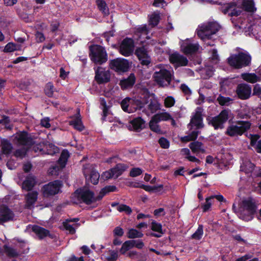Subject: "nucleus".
I'll return each instance as SVG.
<instances>
[{
  "label": "nucleus",
  "mask_w": 261,
  "mask_h": 261,
  "mask_svg": "<svg viewBox=\"0 0 261 261\" xmlns=\"http://www.w3.org/2000/svg\"><path fill=\"white\" fill-rule=\"evenodd\" d=\"M4 248L5 252L9 257H15L18 256V253L15 249L7 245H4Z\"/></svg>",
  "instance_id": "47"
},
{
  "label": "nucleus",
  "mask_w": 261,
  "mask_h": 261,
  "mask_svg": "<svg viewBox=\"0 0 261 261\" xmlns=\"http://www.w3.org/2000/svg\"><path fill=\"white\" fill-rule=\"evenodd\" d=\"M89 172L90 173L89 178L91 182L93 185H97L99 181V174L93 167L89 169L88 168H85L83 171V173L86 178H87Z\"/></svg>",
  "instance_id": "19"
},
{
  "label": "nucleus",
  "mask_w": 261,
  "mask_h": 261,
  "mask_svg": "<svg viewBox=\"0 0 261 261\" xmlns=\"http://www.w3.org/2000/svg\"><path fill=\"white\" fill-rule=\"evenodd\" d=\"M251 61V56L243 52L232 54L227 58L228 64L235 69H240L249 66Z\"/></svg>",
  "instance_id": "6"
},
{
  "label": "nucleus",
  "mask_w": 261,
  "mask_h": 261,
  "mask_svg": "<svg viewBox=\"0 0 261 261\" xmlns=\"http://www.w3.org/2000/svg\"><path fill=\"white\" fill-rule=\"evenodd\" d=\"M63 226L65 229L68 230L71 234H73L75 233V229L68 222H64Z\"/></svg>",
  "instance_id": "57"
},
{
  "label": "nucleus",
  "mask_w": 261,
  "mask_h": 261,
  "mask_svg": "<svg viewBox=\"0 0 261 261\" xmlns=\"http://www.w3.org/2000/svg\"><path fill=\"white\" fill-rule=\"evenodd\" d=\"M17 140L19 143L23 145L32 146L35 144L33 138L29 136L28 132L25 131L20 132L18 136Z\"/></svg>",
  "instance_id": "23"
},
{
  "label": "nucleus",
  "mask_w": 261,
  "mask_h": 261,
  "mask_svg": "<svg viewBox=\"0 0 261 261\" xmlns=\"http://www.w3.org/2000/svg\"><path fill=\"white\" fill-rule=\"evenodd\" d=\"M130 123L134 130L137 132H140L145 127V121L140 117L134 118Z\"/></svg>",
  "instance_id": "28"
},
{
  "label": "nucleus",
  "mask_w": 261,
  "mask_h": 261,
  "mask_svg": "<svg viewBox=\"0 0 261 261\" xmlns=\"http://www.w3.org/2000/svg\"><path fill=\"white\" fill-rule=\"evenodd\" d=\"M143 233L136 229L131 228L127 233V237L129 239L141 238L143 237Z\"/></svg>",
  "instance_id": "42"
},
{
  "label": "nucleus",
  "mask_w": 261,
  "mask_h": 261,
  "mask_svg": "<svg viewBox=\"0 0 261 261\" xmlns=\"http://www.w3.org/2000/svg\"><path fill=\"white\" fill-rule=\"evenodd\" d=\"M250 145L254 148L256 147V144L260 138V136L258 134H250Z\"/></svg>",
  "instance_id": "53"
},
{
  "label": "nucleus",
  "mask_w": 261,
  "mask_h": 261,
  "mask_svg": "<svg viewBox=\"0 0 261 261\" xmlns=\"http://www.w3.org/2000/svg\"><path fill=\"white\" fill-rule=\"evenodd\" d=\"M158 123L153 120V117H152L149 123L150 129L158 134H162V130L160 126L157 124Z\"/></svg>",
  "instance_id": "45"
},
{
  "label": "nucleus",
  "mask_w": 261,
  "mask_h": 261,
  "mask_svg": "<svg viewBox=\"0 0 261 261\" xmlns=\"http://www.w3.org/2000/svg\"><path fill=\"white\" fill-rule=\"evenodd\" d=\"M156 71L153 74L154 82L161 87L168 86L171 84L172 74L171 72L162 67L160 64L155 67Z\"/></svg>",
  "instance_id": "4"
},
{
  "label": "nucleus",
  "mask_w": 261,
  "mask_h": 261,
  "mask_svg": "<svg viewBox=\"0 0 261 261\" xmlns=\"http://www.w3.org/2000/svg\"><path fill=\"white\" fill-rule=\"evenodd\" d=\"M69 124L72 125L75 129L79 131H82L84 129V126L83 124L80 114V110H79L78 113L76 114L73 119L70 121Z\"/></svg>",
  "instance_id": "29"
},
{
  "label": "nucleus",
  "mask_w": 261,
  "mask_h": 261,
  "mask_svg": "<svg viewBox=\"0 0 261 261\" xmlns=\"http://www.w3.org/2000/svg\"><path fill=\"white\" fill-rule=\"evenodd\" d=\"M75 197L77 199L76 202H83L87 205H90L96 201H100L97 200V196H94V193L88 189H77L72 195V198Z\"/></svg>",
  "instance_id": "7"
},
{
  "label": "nucleus",
  "mask_w": 261,
  "mask_h": 261,
  "mask_svg": "<svg viewBox=\"0 0 261 261\" xmlns=\"http://www.w3.org/2000/svg\"><path fill=\"white\" fill-rule=\"evenodd\" d=\"M2 151L4 154H9L13 148L12 144L7 139H3L1 142Z\"/></svg>",
  "instance_id": "38"
},
{
  "label": "nucleus",
  "mask_w": 261,
  "mask_h": 261,
  "mask_svg": "<svg viewBox=\"0 0 261 261\" xmlns=\"http://www.w3.org/2000/svg\"><path fill=\"white\" fill-rule=\"evenodd\" d=\"M148 102V96L144 97L141 96L134 99L126 97L121 101L120 105L124 112L131 113L135 112L137 110L142 109Z\"/></svg>",
  "instance_id": "2"
},
{
  "label": "nucleus",
  "mask_w": 261,
  "mask_h": 261,
  "mask_svg": "<svg viewBox=\"0 0 261 261\" xmlns=\"http://www.w3.org/2000/svg\"><path fill=\"white\" fill-rule=\"evenodd\" d=\"M203 143L198 141H194L190 143L189 147L194 153L200 152L205 153V150L203 148Z\"/></svg>",
  "instance_id": "34"
},
{
  "label": "nucleus",
  "mask_w": 261,
  "mask_h": 261,
  "mask_svg": "<svg viewBox=\"0 0 261 261\" xmlns=\"http://www.w3.org/2000/svg\"><path fill=\"white\" fill-rule=\"evenodd\" d=\"M14 217L13 212L8 206L3 205L0 207V224L13 220Z\"/></svg>",
  "instance_id": "18"
},
{
  "label": "nucleus",
  "mask_w": 261,
  "mask_h": 261,
  "mask_svg": "<svg viewBox=\"0 0 261 261\" xmlns=\"http://www.w3.org/2000/svg\"><path fill=\"white\" fill-rule=\"evenodd\" d=\"M151 229L155 232H151L149 234L151 237L155 238H160L164 234L163 231V227L161 223L156 222L155 221L153 220L151 223Z\"/></svg>",
  "instance_id": "24"
},
{
  "label": "nucleus",
  "mask_w": 261,
  "mask_h": 261,
  "mask_svg": "<svg viewBox=\"0 0 261 261\" xmlns=\"http://www.w3.org/2000/svg\"><path fill=\"white\" fill-rule=\"evenodd\" d=\"M160 20V16L159 14L154 13L152 14L149 20V25H151L152 27L156 26Z\"/></svg>",
  "instance_id": "48"
},
{
  "label": "nucleus",
  "mask_w": 261,
  "mask_h": 261,
  "mask_svg": "<svg viewBox=\"0 0 261 261\" xmlns=\"http://www.w3.org/2000/svg\"><path fill=\"white\" fill-rule=\"evenodd\" d=\"M111 206L113 207H116V209L119 212H124L127 215H130L132 213L131 207L124 204H119L118 202H114L111 203Z\"/></svg>",
  "instance_id": "33"
},
{
  "label": "nucleus",
  "mask_w": 261,
  "mask_h": 261,
  "mask_svg": "<svg viewBox=\"0 0 261 261\" xmlns=\"http://www.w3.org/2000/svg\"><path fill=\"white\" fill-rule=\"evenodd\" d=\"M69 157V152L67 149H64L60 155L59 159L58 160V164L60 166L61 169L64 168Z\"/></svg>",
  "instance_id": "36"
},
{
  "label": "nucleus",
  "mask_w": 261,
  "mask_h": 261,
  "mask_svg": "<svg viewBox=\"0 0 261 261\" xmlns=\"http://www.w3.org/2000/svg\"><path fill=\"white\" fill-rule=\"evenodd\" d=\"M17 45L12 42H9L5 46L4 51L5 53H10L18 50Z\"/></svg>",
  "instance_id": "52"
},
{
  "label": "nucleus",
  "mask_w": 261,
  "mask_h": 261,
  "mask_svg": "<svg viewBox=\"0 0 261 261\" xmlns=\"http://www.w3.org/2000/svg\"><path fill=\"white\" fill-rule=\"evenodd\" d=\"M142 173V170L140 168H133L131 169L129 172V176L130 177H136L139 176Z\"/></svg>",
  "instance_id": "56"
},
{
  "label": "nucleus",
  "mask_w": 261,
  "mask_h": 261,
  "mask_svg": "<svg viewBox=\"0 0 261 261\" xmlns=\"http://www.w3.org/2000/svg\"><path fill=\"white\" fill-rule=\"evenodd\" d=\"M38 192L37 191L29 192L25 195V206L28 209H31L38 199Z\"/></svg>",
  "instance_id": "21"
},
{
  "label": "nucleus",
  "mask_w": 261,
  "mask_h": 261,
  "mask_svg": "<svg viewBox=\"0 0 261 261\" xmlns=\"http://www.w3.org/2000/svg\"><path fill=\"white\" fill-rule=\"evenodd\" d=\"M96 4L98 10L104 16H108L110 14L109 8L105 1L96 0Z\"/></svg>",
  "instance_id": "31"
},
{
  "label": "nucleus",
  "mask_w": 261,
  "mask_h": 261,
  "mask_svg": "<svg viewBox=\"0 0 261 261\" xmlns=\"http://www.w3.org/2000/svg\"><path fill=\"white\" fill-rule=\"evenodd\" d=\"M36 184L35 177L32 175H28L22 184V189L30 192Z\"/></svg>",
  "instance_id": "27"
},
{
  "label": "nucleus",
  "mask_w": 261,
  "mask_h": 261,
  "mask_svg": "<svg viewBox=\"0 0 261 261\" xmlns=\"http://www.w3.org/2000/svg\"><path fill=\"white\" fill-rule=\"evenodd\" d=\"M180 89L185 94H190L191 93L190 89L185 84H182L180 85Z\"/></svg>",
  "instance_id": "62"
},
{
  "label": "nucleus",
  "mask_w": 261,
  "mask_h": 261,
  "mask_svg": "<svg viewBox=\"0 0 261 261\" xmlns=\"http://www.w3.org/2000/svg\"><path fill=\"white\" fill-rule=\"evenodd\" d=\"M219 104L222 106H228L232 102L233 99L229 97H225L220 94L217 98Z\"/></svg>",
  "instance_id": "44"
},
{
  "label": "nucleus",
  "mask_w": 261,
  "mask_h": 261,
  "mask_svg": "<svg viewBox=\"0 0 261 261\" xmlns=\"http://www.w3.org/2000/svg\"><path fill=\"white\" fill-rule=\"evenodd\" d=\"M32 231L34 232L39 238V239H43L46 237H49L53 238L52 235L50 233V231L42 227L34 225L32 228Z\"/></svg>",
  "instance_id": "22"
},
{
  "label": "nucleus",
  "mask_w": 261,
  "mask_h": 261,
  "mask_svg": "<svg viewBox=\"0 0 261 261\" xmlns=\"http://www.w3.org/2000/svg\"><path fill=\"white\" fill-rule=\"evenodd\" d=\"M54 86L51 82L47 83L44 88V93L48 97H52L54 92Z\"/></svg>",
  "instance_id": "46"
},
{
  "label": "nucleus",
  "mask_w": 261,
  "mask_h": 261,
  "mask_svg": "<svg viewBox=\"0 0 261 261\" xmlns=\"http://www.w3.org/2000/svg\"><path fill=\"white\" fill-rule=\"evenodd\" d=\"M261 94V86L256 84L254 86L252 95L259 96Z\"/></svg>",
  "instance_id": "58"
},
{
  "label": "nucleus",
  "mask_w": 261,
  "mask_h": 261,
  "mask_svg": "<svg viewBox=\"0 0 261 261\" xmlns=\"http://www.w3.org/2000/svg\"><path fill=\"white\" fill-rule=\"evenodd\" d=\"M241 77L245 81L254 84L259 80V77L254 73H243Z\"/></svg>",
  "instance_id": "37"
},
{
  "label": "nucleus",
  "mask_w": 261,
  "mask_h": 261,
  "mask_svg": "<svg viewBox=\"0 0 261 261\" xmlns=\"http://www.w3.org/2000/svg\"><path fill=\"white\" fill-rule=\"evenodd\" d=\"M158 142L162 148L167 149L169 147V142L166 138L164 137H161L160 138Z\"/></svg>",
  "instance_id": "54"
},
{
  "label": "nucleus",
  "mask_w": 261,
  "mask_h": 261,
  "mask_svg": "<svg viewBox=\"0 0 261 261\" xmlns=\"http://www.w3.org/2000/svg\"><path fill=\"white\" fill-rule=\"evenodd\" d=\"M169 60L174 67L185 66L188 65V60L187 57L177 52H174L169 55Z\"/></svg>",
  "instance_id": "15"
},
{
  "label": "nucleus",
  "mask_w": 261,
  "mask_h": 261,
  "mask_svg": "<svg viewBox=\"0 0 261 261\" xmlns=\"http://www.w3.org/2000/svg\"><path fill=\"white\" fill-rule=\"evenodd\" d=\"M117 190V187L115 186H106L101 189L99 195L97 196V200H101L102 198L110 192H115Z\"/></svg>",
  "instance_id": "35"
},
{
  "label": "nucleus",
  "mask_w": 261,
  "mask_h": 261,
  "mask_svg": "<svg viewBox=\"0 0 261 261\" xmlns=\"http://www.w3.org/2000/svg\"><path fill=\"white\" fill-rule=\"evenodd\" d=\"M153 117V120L156 122H159L161 121H167L172 118L170 114L167 112H163L156 114Z\"/></svg>",
  "instance_id": "39"
},
{
  "label": "nucleus",
  "mask_w": 261,
  "mask_h": 261,
  "mask_svg": "<svg viewBox=\"0 0 261 261\" xmlns=\"http://www.w3.org/2000/svg\"><path fill=\"white\" fill-rule=\"evenodd\" d=\"M175 102V99L172 96H168L165 99V106L166 108H171L174 105Z\"/></svg>",
  "instance_id": "55"
},
{
  "label": "nucleus",
  "mask_w": 261,
  "mask_h": 261,
  "mask_svg": "<svg viewBox=\"0 0 261 261\" xmlns=\"http://www.w3.org/2000/svg\"><path fill=\"white\" fill-rule=\"evenodd\" d=\"M153 214L155 217H158L161 216H164L166 214V213L164 208L161 207L155 209L153 212Z\"/></svg>",
  "instance_id": "60"
},
{
  "label": "nucleus",
  "mask_w": 261,
  "mask_h": 261,
  "mask_svg": "<svg viewBox=\"0 0 261 261\" xmlns=\"http://www.w3.org/2000/svg\"><path fill=\"white\" fill-rule=\"evenodd\" d=\"M111 75L109 71L98 67L95 70V80L99 85L106 84L110 82Z\"/></svg>",
  "instance_id": "16"
},
{
  "label": "nucleus",
  "mask_w": 261,
  "mask_h": 261,
  "mask_svg": "<svg viewBox=\"0 0 261 261\" xmlns=\"http://www.w3.org/2000/svg\"><path fill=\"white\" fill-rule=\"evenodd\" d=\"M182 52L186 55H192L196 53L199 49L198 44L185 43L181 46Z\"/></svg>",
  "instance_id": "26"
},
{
  "label": "nucleus",
  "mask_w": 261,
  "mask_h": 261,
  "mask_svg": "<svg viewBox=\"0 0 261 261\" xmlns=\"http://www.w3.org/2000/svg\"><path fill=\"white\" fill-rule=\"evenodd\" d=\"M109 68L117 73L127 72L129 68V63L128 60L117 58L109 61Z\"/></svg>",
  "instance_id": "11"
},
{
  "label": "nucleus",
  "mask_w": 261,
  "mask_h": 261,
  "mask_svg": "<svg viewBox=\"0 0 261 261\" xmlns=\"http://www.w3.org/2000/svg\"><path fill=\"white\" fill-rule=\"evenodd\" d=\"M41 124L42 126L45 128H49L50 127V124L49 123V119L48 118H45L41 120Z\"/></svg>",
  "instance_id": "63"
},
{
  "label": "nucleus",
  "mask_w": 261,
  "mask_h": 261,
  "mask_svg": "<svg viewBox=\"0 0 261 261\" xmlns=\"http://www.w3.org/2000/svg\"><path fill=\"white\" fill-rule=\"evenodd\" d=\"M231 111L228 109H224L217 116L207 119L208 124L214 127L215 129H223L224 127V123L228 120Z\"/></svg>",
  "instance_id": "8"
},
{
  "label": "nucleus",
  "mask_w": 261,
  "mask_h": 261,
  "mask_svg": "<svg viewBox=\"0 0 261 261\" xmlns=\"http://www.w3.org/2000/svg\"><path fill=\"white\" fill-rule=\"evenodd\" d=\"M47 142H40L39 143L33 144V150L35 152L39 151V152H43V149L45 146H46Z\"/></svg>",
  "instance_id": "51"
},
{
  "label": "nucleus",
  "mask_w": 261,
  "mask_h": 261,
  "mask_svg": "<svg viewBox=\"0 0 261 261\" xmlns=\"http://www.w3.org/2000/svg\"><path fill=\"white\" fill-rule=\"evenodd\" d=\"M135 242L134 240H128L124 242L120 249V253L123 255L125 254L127 251L134 247Z\"/></svg>",
  "instance_id": "40"
},
{
  "label": "nucleus",
  "mask_w": 261,
  "mask_h": 261,
  "mask_svg": "<svg viewBox=\"0 0 261 261\" xmlns=\"http://www.w3.org/2000/svg\"><path fill=\"white\" fill-rule=\"evenodd\" d=\"M101 177L105 180L113 178V175L111 172V169L103 172L101 175Z\"/></svg>",
  "instance_id": "61"
},
{
  "label": "nucleus",
  "mask_w": 261,
  "mask_h": 261,
  "mask_svg": "<svg viewBox=\"0 0 261 261\" xmlns=\"http://www.w3.org/2000/svg\"><path fill=\"white\" fill-rule=\"evenodd\" d=\"M113 233L115 236L122 237L124 234V231L122 228L117 226L114 229Z\"/></svg>",
  "instance_id": "59"
},
{
  "label": "nucleus",
  "mask_w": 261,
  "mask_h": 261,
  "mask_svg": "<svg viewBox=\"0 0 261 261\" xmlns=\"http://www.w3.org/2000/svg\"><path fill=\"white\" fill-rule=\"evenodd\" d=\"M232 120L228 121L230 125L227 127L225 135L231 137L241 136L250 129L251 123L248 121L238 120L231 124Z\"/></svg>",
  "instance_id": "3"
},
{
  "label": "nucleus",
  "mask_w": 261,
  "mask_h": 261,
  "mask_svg": "<svg viewBox=\"0 0 261 261\" xmlns=\"http://www.w3.org/2000/svg\"><path fill=\"white\" fill-rule=\"evenodd\" d=\"M145 96H148V102L147 103L149 102L148 109L151 113H154L160 109V104L156 100L150 99V96L148 94L144 95L142 97Z\"/></svg>",
  "instance_id": "32"
},
{
  "label": "nucleus",
  "mask_w": 261,
  "mask_h": 261,
  "mask_svg": "<svg viewBox=\"0 0 261 261\" xmlns=\"http://www.w3.org/2000/svg\"><path fill=\"white\" fill-rule=\"evenodd\" d=\"M242 10L251 13H254L256 11L253 0H243L241 7L238 6L236 2H230L226 4L222 8V12L224 14L230 16H238L242 12Z\"/></svg>",
  "instance_id": "1"
},
{
  "label": "nucleus",
  "mask_w": 261,
  "mask_h": 261,
  "mask_svg": "<svg viewBox=\"0 0 261 261\" xmlns=\"http://www.w3.org/2000/svg\"><path fill=\"white\" fill-rule=\"evenodd\" d=\"M46 148V153L51 155H54L59 151V148L52 143H49Z\"/></svg>",
  "instance_id": "50"
},
{
  "label": "nucleus",
  "mask_w": 261,
  "mask_h": 261,
  "mask_svg": "<svg viewBox=\"0 0 261 261\" xmlns=\"http://www.w3.org/2000/svg\"><path fill=\"white\" fill-rule=\"evenodd\" d=\"M135 242L134 244V247H136L138 249H141L144 246V244L142 240H134Z\"/></svg>",
  "instance_id": "64"
},
{
  "label": "nucleus",
  "mask_w": 261,
  "mask_h": 261,
  "mask_svg": "<svg viewBox=\"0 0 261 261\" xmlns=\"http://www.w3.org/2000/svg\"><path fill=\"white\" fill-rule=\"evenodd\" d=\"M203 234V226L202 224L198 225L197 229L192 234L191 239L196 240H200Z\"/></svg>",
  "instance_id": "43"
},
{
  "label": "nucleus",
  "mask_w": 261,
  "mask_h": 261,
  "mask_svg": "<svg viewBox=\"0 0 261 261\" xmlns=\"http://www.w3.org/2000/svg\"><path fill=\"white\" fill-rule=\"evenodd\" d=\"M213 197H208L205 199V202L202 204L201 208H202L203 212L208 211L211 207L212 203Z\"/></svg>",
  "instance_id": "49"
},
{
  "label": "nucleus",
  "mask_w": 261,
  "mask_h": 261,
  "mask_svg": "<svg viewBox=\"0 0 261 261\" xmlns=\"http://www.w3.org/2000/svg\"><path fill=\"white\" fill-rule=\"evenodd\" d=\"M135 55L137 57L142 65L147 66L151 62V58L148 54V46L142 45L137 47L135 51Z\"/></svg>",
  "instance_id": "13"
},
{
  "label": "nucleus",
  "mask_w": 261,
  "mask_h": 261,
  "mask_svg": "<svg viewBox=\"0 0 261 261\" xmlns=\"http://www.w3.org/2000/svg\"><path fill=\"white\" fill-rule=\"evenodd\" d=\"M63 186L61 180H55L44 185L42 188V194L44 197L54 196L61 192Z\"/></svg>",
  "instance_id": "10"
},
{
  "label": "nucleus",
  "mask_w": 261,
  "mask_h": 261,
  "mask_svg": "<svg viewBox=\"0 0 261 261\" xmlns=\"http://www.w3.org/2000/svg\"><path fill=\"white\" fill-rule=\"evenodd\" d=\"M236 93L238 98L240 99H248L251 96V87L247 84H239L238 85L236 88Z\"/></svg>",
  "instance_id": "14"
},
{
  "label": "nucleus",
  "mask_w": 261,
  "mask_h": 261,
  "mask_svg": "<svg viewBox=\"0 0 261 261\" xmlns=\"http://www.w3.org/2000/svg\"><path fill=\"white\" fill-rule=\"evenodd\" d=\"M243 208L250 215H253L256 211L255 203L251 199H248L242 201Z\"/></svg>",
  "instance_id": "25"
},
{
  "label": "nucleus",
  "mask_w": 261,
  "mask_h": 261,
  "mask_svg": "<svg viewBox=\"0 0 261 261\" xmlns=\"http://www.w3.org/2000/svg\"><path fill=\"white\" fill-rule=\"evenodd\" d=\"M136 80L134 73H132L127 78L120 80L119 85L123 90L131 88L135 84Z\"/></svg>",
  "instance_id": "20"
},
{
  "label": "nucleus",
  "mask_w": 261,
  "mask_h": 261,
  "mask_svg": "<svg viewBox=\"0 0 261 261\" xmlns=\"http://www.w3.org/2000/svg\"><path fill=\"white\" fill-rule=\"evenodd\" d=\"M220 29V25L216 22H210L201 27L197 31V35L202 40L211 39L213 35L215 34Z\"/></svg>",
  "instance_id": "9"
},
{
  "label": "nucleus",
  "mask_w": 261,
  "mask_h": 261,
  "mask_svg": "<svg viewBox=\"0 0 261 261\" xmlns=\"http://www.w3.org/2000/svg\"><path fill=\"white\" fill-rule=\"evenodd\" d=\"M89 57L92 62L102 65L108 61V54L105 48L98 44L89 46Z\"/></svg>",
  "instance_id": "5"
},
{
  "label": "nucleus",
  "mask_w": 261,
  "mask_h": 261,
  "mask_svg": "<svg viewBox=\"0 0 261 261\" xmlns=\"http://www.w3.org/2000/svg\"><path fill=\"white\" fill-rule=\"evenodd\" d=\"M127 167V166L124 164H118L114 168L111 169L113 178H118L126 170Z\"/></svg>",
  "instance_id": "30"
},
{
  "label": "nucleus",
  "mask_w": 261,
  "mask_h": 261,
  "mask_svg": "<svg viewBox=\"0 0 261 261\" xmlns=\"http://www.w3.org/2000/svg\"><path fill=\"white\" fill-rule=\"evenodd\" d=\"M202 111L203 109L201 107H197L194 115L191 119L190 124L192 125L195 126L196 129H201L204 127L202 115Z\"/></svg>",
  "instance_id": "17"
},
{
  "label": "nucleus",
  "mask_w": 261,
  "mask_h": 261,
  "mask_svg": "<svg viewBox=\"0 0 261 261\" xmlns=\"http://www.w3.org/2000/svg\"><path fill=\"white\" fill-rule=\"evenodd\" d=\"M139 187L147 192H158L163 189V185L161 184L158 186H150L142 184Z\"/></svg>",
  "instance_id": "41"
},
{
  "label": "nucleus",
  "mask_w": 261,
  "mask_h": 261,
  "mask_svg": "<svg viewBox=\"0 0 261 261\" xmlns=\"http://www.w3.org/2000/svg\"><path fill=\"white\" fill-rule=\"evenodd\" d=\"M135 42L132 38L126 37L122 40L118 46L119 53L125 57L131 56L134 50Z\"/></svg>",
  "instance_id": "12"
}]
</instances>
